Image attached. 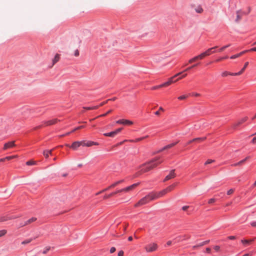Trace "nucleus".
Masks as SVG:
<instances>
[{
    "instance_id": "nucleus-49",
    "label": "nucleus",
    "mask_w": 256,
    "mask_h": 256,
    "mask_svg": "<svg viewBox=\"0 0 256 256\" xmlns=\"http://www.w3.org/2000/svg\"><path fill=\"white\" fill-rule=\"evenodd\" d=\"M116 251V248L114 247H112L110 249V252L111 254L114 253Z\"/></svg>"
},
{
    "instance_id": "nucleus-8",
    "label": "nucleus",
    "mask_w": 256,
    "mask_h": 256,
    "mask_svg": "<svg viewBox=\"0 0 256 256\" xmlns=\"http://www.w3.org/2000/svg\"><path fill=\"white\" fill-rule=\"evenodd\" d=\"M122 130V128H119L115 130L114 131L108 132V133H105L104 134V136H110V137H114L116 134L120 133L121 130Z\"/></svg>"
},
{
    "instance_id": "nucleus-43",
    "label": "nucleus",
    "mask_w": 256,
    "mask_h": 256,
    "mask_svg": "<svg viewBox=\"0 0 256 256\" xmlns=\"http://www.w3.org/2000/svg\"><path fill=\"white\" fill-rule=\"evenodd\" d=\"M74 56H78L80 54H79V51L78 50H76L74 51Z\"/></svg>"
},
{
    "instance_id": "nucleus-54",
    "label": "nucleus",
    "mask_w": 256,
    "mask_h": 256,
    "mask_svg": "<svg viewBox=\"0 0 256 256\" xmlns=\"http://www.w3.org/2000/svg\"><path fill=\"white\" fill-rule=\"evenodd\" d=\"M214 249L216 250V251H218L220 249V247L218 246H216L214 247Z\"/></svg>"
},
{
    "instance_id": "nucleus-19",
    "label": "nucleus",
    "mask_w": 256,
    "mask_h": 256,
    "mask_svg": "<svg viewBox=\"0 0 256 256\" xmlns=\"http://www.w3.org/2000/svg\"><path fill=\"white\" fill-rule=\"evenodd\" d=\"M247 120H248V118L247 117L244 118L242 120H240L238 122L234 124L233 126L234 128H236V127L240 126V124H242L244 122H246Z\"/></svg>"
},
{
    "instance_id": "nucleus-52",
    "label": "nucleus",
    "mask_w": 256,
    "mask_h": 256,
    "mask_svg": "<svg viewBox=\"0 0 256 256\" xmlns=\"http://www.w3.org/2000/svg\"><path fill=\"white\" fill-rule=\"evenodd\" d=\"M188 208L189 206H185L182 207V210H186Z\"/></svg>"
},
{
    "instance_id": "nucleus-29",
    "label": "nucleus",
    "mask_w": 256,
    "mask_h": 256,
    "mask_svg": "<svg viewBox=\"0 0 256 256\" xmlns=\"http://www.w3.org/2000/svg\"><path fill=\"white\" fill-rule=\"evenodd\" d=\"M119 192H118V190H117V191H116V192H114L111 193V194H110L104 196V199L108 198H110V197H111V196H114V194H118V193H119Z\"/></svg>"
},
{
    "instance_id": "nucleus-44",
    "label": "nucleus",
    "mask_w": 256,
    "mask_h": 256,
    "mask_svg": "<svg viewBox=\"0 0 256 256\" xmlns=\"http://www.w3.org/2000/svg\"><path fill=\"white\" fill-rule=\"evenodd\" d=\"M234 192V189H230V190H228L227 192V194L228 195H230V194H232Z\"/></svg>"
},
{
    "instance_id": "nucleus-64",
    "label": "nucleus",
    "mask_w": 256,
    "mask_h": 256,
    "mask_svg": "<svg viewBox=\"0 0 256 256\" xmlns=\"http://www.w3.org/2000/svg\"><path fill=\"white\" fill-rule=\"evenodd\" d=\"M210 251H211V250H210V248H206V252H207L210 253Z\"/></svg>"
},
{
    "instance_id": "nucleus-55",
    "label": "nucleus",
    "mask_w": 256,
    "mask_h": 256,
    "mask_svg": "<svg viewBox=\"0 0 256 256\" xmlns=\"http://www.w3.org/2000/svg\"><path fill=\"white\" fill-rule=\"evenodd\" d=\"M247 52H248V50H244V51H242V52H240L238 54H240V56H241L242 55L245 54Z\"/></svg>"
},
{
    "instance_id": "nucleus-36",
    "label": "nucleus",
    "mask_w": 256,
    "mask_h": 256,
    "mask_svg": "<svg viewBox=\"0 0 256 256\" xmlns=\"http://www.w3.org/2000/svg\"><path fill=\"white\" fill-rule=\"evenodd\" d=\"M74 41L77 43V44L78 45H80V43H81V40H80V38H76L74 40Z\"/></svg>"
},
{
    "instance_id": "nucleus-24",
    "label": "nucleus",
    "mask_w": 256,
    "mask_h": 256,
    "mask_svg": "<svg viewBox=\"0 0 256 256\" xmlns=\"http://www.w3.org/2000/svg\"><path fill=\"white\" fill-rule=\"evenodd\" d=\"M246 158H244L237 163L232 164V166H240L242 165L243 164H244L246 162Z\"/></svg>"
},
{
    "instance_id": "nucleus-2",
    "label": "nucleus",
    "mask_w": 256,
    "mask_h": 256,
    "mask_svg": "<svg viewBox=\"0 0 256 256\" xmlns=\"http://www.w3.org/2000/svg\"><path fill=\"white\" fill-rule=\"evenodd\" d=\"M217 48H218V46H216L214 47L208 49L206 52L190 59L188 60V63L192 64L198 60H202V59L204 58L205 56H210L212 52V50L214 49H216Z\"/></svg>"
},
{
    "instance_id": "nucleus-50",
    "label": "nucleus",
    "mask_w": 256,
    "mask_h": 256,
    "mask_svg": "<svg viewBox=\"0 0 256 256\" xmlns=\"http://www.w3.org/2000/svg\"><path fill=\"white\" fill-rule=\"evenodd\" d=\"M118 256H124V252L120 250L118 253Z\"/></svg>"
},
{
    "instance_id": "nucleus-28",
    "label": "nucleus",
    "mask_w": 256,
    "mask_h": 256,
    "mask_svg": "<svg viewBox=\"0 0 256 256\" xmlns=\"http://www.w3.org/2000/svg\"><path fill=\"white\" fill-rule=\"evenodd\" d=\"M148 137V136H144V137H142V138H136L135 140H130V141L132 142H140V141L142 140H143L144 138H147Z\"/></svg>"
},
{
    "instance_id": "nucleus-22",
    "label": "nucleus",
    "mask_w": 256,
    "mask_h": 256,
    "mask_svg": "<svg viewBox=\"0 0 256 256\" xmlns=\"http://www.w3.org/2000/svg\"><path fill=\"white\" fill-rule=\"evenodd\" d=\"M176 184H177V183H174V184H172L168 186V187H167L166 188L167 192H170L172 190Z\"/></svg>"
},
{
    "instance_id": "nucleus-17",
    "label": "nucleus",
    "mask_w": 256,
    "mask_h": 256,
    "mask_svg": "<svg viewBox=\"0 0 256 256\" xmlns=\"http://www.w3.org/2000/svg\"><path fill=\"white\" fill-rule=\"evenodd\" d=\"M58 121H60V120H58V119L57 118H54V119H52V120H49L48 121H46L45 124L46 126H50V125H52V124H55Z\"/></svg>"
},
{
    "instance_id": "nucleus-33",
    "label": "nucleus",
    "mask_w": 256,
    "mask_h": 256,
    "mask_svg": "<svg viewBox=\"0 0 256 256\" xmlns=\"http://www.w3.org/2000/svg\"><path fill=\"white\" fill-rule=\"evenodd\" d=\"M195 10L196 12L200 14L203 12V9L201 6H198L195 9Z\"/></svg>"
},
{
    "instance_id": "nucleus-15",
    "label": "nucleus",
    "mask_w": 256,
    "mask_h": 256,
    "mask_svg": "<svg viewBox=\"0 0 256 256\" xmlns=\"http://www.w3.org/2000/svg\"><path fill=\"white\" fill-rule=\"evenodd\" d=\"M54 149H52L50 150H44L43 152V154L44 156V157L46 158H48L49 156V155L52 154V152L53 151Z\"/></svg>"
},
{
    "instance_id": "nucleus-9",
    "label": "nucleus",
    "mask_w": 256,
    "mask_h": 256,
    "mask_svg": "<svg viewBox=\"0 0 256 256\" xmlns=\"http://www.w3.org/2000/svg\"><path fill=\"white\" fill-rule=\"evenodd\" d=\"M174 172H175V170H172L170 172V174L166 176V178H164V182H166V181H167V180H170L174 178L176 176V174H175Z\"/></svg>"
},
{
    "instance_id": "nucleus-53",
    "label": "nucleus",
    "mask_w": 256,
    "mask_h": 256,
    "mask_svg": "<svg viewBox=\"0 0 256 256\" xmlns=\"http://www.w3.org/2000/svg\"><path fill=\"white\" fill-rule=\"evenodd\" d=\"M212 162H213V160H208L206 162L205 164H210V163H212Z\"/></svg>"
},
{
    "instance_id": "nucleus-42",
    "label": "nucleus",
    "mask_w": 256,
    "mask_h": 256,
    "mask_svg": "<svg viewBox=\"0 0 256 256\" xmlns=\"http://www.w3.org/2000/svg\"><path fill=\"white\" fill-rule=\"evenodd\" d=\"M112 110H109L108 112H106V114H102L100 116H98V117H102V116H106L107 114H108L112 112Z\"/></svg>"
},
{
    "instance_id": "nucleus-1",
    "label": "nucleus",
    "mask_w": 256,
    "mask_h": 256,
    "mask_svg": "<svg viewBox=\"0 0 256 256\" xmlns=\"http://www.w3.org/2000/svg\"><path fill=\"white\" fill-rule=\"evenodd\" d=\"M162 162L163 160H162L160 157L154 158L148 162H147L140 166L139 168L140 170L138 172V174H140L142 173L148 172L156 167L158 165L162 164Z\"/></svg>"
},
{
    "instance_id": "nucleus-10",
    "label": "nucleus",
    "mask_w": 256,
    "mask_h": 256,
    "mask_svg": "<svg viewBox=\"0 0 256 256\" xmlns=\"http://www.w3.org/2000/svg\"><path fill=\"white\" fill-rule=\"evenodd\" d=\"M82 146H86L88 147L92 146L94 145L98 146L99 144L98 142L87 140H82Z\"/></svg>"
},
{
    "instance_id": "nucleus-51",
    "label": "nucleus",
    "mask_w": 256,
    "mask_h": 256,
    "mask_svg": "<svg viewBox=\"0 0 256 256\" xmlns=\"http://www.w3.org/2000/svg\"><path fill=\"white\" fill-rule=\"evenodd\" d=\"M250 224L253 227H256V222H252L250 223Z\"/></svg>"
},
{
    "instance_id": "nucleus-23",
    "label": "nucleus",
    "mask_w": 256,
    "mask_h": 256,
    "mask_svg": "<svg viewBox=\"0 0 256 256\" xmlns=\"http://www.w3.org/2000/svg\"><path fill=\"white\" fill-rule=\"evenodd\" d=\"M248 62H246L245 64H244V66L243 67V68L240 70V71L239 72H236V74H237V76H240V75L241 74H242L243 73V72L244 71L245 69L248 66Z\"/></svg>"
},
{
    "instance_id": "nucleus-12",
    "label": "nucleus",
    "mask_w": 256,
    "mask_h": 256,
    "mask_svg": "<svg viewBox=\"0 0 256 256\" xmlns=\"http://www.w3.org/2000/svg\"><path fill=\"white\" fill-rule=\"evenodd\" d=\"M80 146H82V141H76L72 144V146H70V148L74 150H76Z\"/></svg>"
},
{
    "instance_id": "nucleus-38",
    "label": "nucleus",
    "mask_w": 256,
    "mask_h": 256,
    "mask_svg": "<svg viewBox=\"0 0 256 256\" xmlns=\"http://www.w3.org/2000/svg\"><path fill=\"white\" fill-rule=\"evenodd\" d=\"M84 128V126H78V127H76V128H74L72 131V132H75L76 130H80L81 128Z\"/></svg>"
},
{
    "instance_id": "nucleus-35",
    "label": "nucleus",
    "mask_w": 256,
    "mask_h": 256,
    "mask_svg": "<svg viewBox=\"0 0 256 256\" xmlns=\"http://www.w3.org/2000/svg\"><path fill=\"white\" fill-rule=\"evenodd\" d=\"M7 231L5 230H0V237L5 235L6 234Z\"/></svg>"
},
{
    "instance_id": "nucleus-5",
    "label": "nucleus",
    "mask_w": 256,
    "mask_h": 256,
    "mask_svg": "<svg viewBox=\"0 0 256 256\" xmlns=\"http://www.w3.org/2000/svg\"><path fill=\"white\" fill-rule=\"evenodd\" d=\"M166 193H168L167 191L166 190V188L159 192H152L154 200L158 199L160 197L163 196L164 195H165Z\"/></svg>"
},
{
    "instance_id": "nucleus-26",
    "label": "nucleus",
    "mask_w": 256,
    "mask_h": 256,
    "mask_svg": "<svg viewBox=\"0 0 256 256\" xmlns=\"http://www.w3.org/2000/svg\"><path fill=\"white\" fill-rule=\"evenodd\" d=\"M253 241H254V240H241L242 242L245 246L250 244Z\"/></svg>"
},
{
    "instance_id": "nucleus-63",
    "label": "nucleus",
    "mask_w": 256,
    "mask_h": 256,
    "mask_svg": "<svg viewBox=\"0 0 256 256\" xmlns=\"http://www.w3.org/2000/svg\"><path fill=\"white\" fill-rule=\"evenodd\" d=\"M248 51H254L256 52V47L252 48L250 49V50H248Z\"/></svg>"
},
{
    "instance_id": "nucleus-21",
    "label": "nucleus",
    "mask_w": 256,
    "mask_h": 256,
    "mask_svg": "<svg viewBox=\"0 0 256 256\" xmlns=\"http://www.w3.org/2000/svg\"><path fill=\"white\" fill-rule=\"evenodd\" d=\"M209 242H210V240H208L203 242H202V243H200V244H197L196 246H192V248L193 249H196V248H198L200 246H203L204 245H206V244H208Z\"/></svg>"
},
{
    "instance_id": "nucleus-30",
    "label": "nucleus",
    "mask_w": 256,
    "mask_h": 256,
    "mask_svg": "<svg viewBox=\"0 0 256 256\" xmlns=\"http://www.w3.org/2000/svg\"><path fill=\"white\" fill-rule=\"evenodd\" d=\"M206 137L195 138H194L193 140H192V141L200 142L202 141H204V140H206Z\"/></svg>"
},
{
    "instance_id": "nucleus-20",
    "label": "nucleus",
    "mask_w": 256,
    "mask_h": 256,
    "mask_svg": "<svg viewBox=\"0 0 256 256\" xmlns=\"http://www.w3.org/2000/svg\"><path fill=\"white\" fill-rule=\"evenodd\" d=\"M237 76V74H236V73H232V72H228L227 71H224V72L222 74V77H225V76Z\"/></svg>"
},
{
    "instance_id": "nucleus-61",
    "label": "nucleus",
    "mask_w": 256,
    "mask_h": 256,
    "mask_svg": "<svg viewBox=\"0 0 256 256\" xmlns=\"http://www.w3.org/2000/svg\"><path fill=\"white\" fill-rule=\"evenodd\" d=\"M252 143H256V137H254V138H252Z\"/></svg>"
},
{
    "instance_id": "nucleus-27",
    "label": "nucleus",
    "mask_w": 256,
    "mask_h": 256,
    "mask_svg": "<svg viewBox=\"0 0 256 256\" xmlns=\"http://www.w3.org/2000/svg\"><path fill=\"white\" fill-rule=\"evenodd\" d=\"M60 54H56L54 58L52 60V62H53V64H56V62H58L59 60H60Z\"/></svg>"
},
{
    "instance_id": "nucleus-56",
    "label": "nucleus",
    "mask_w": 256,
    "mask_h": 256,
    "mask_svg": "<svg viewBox=\"0 0 256 256\" xmlns=\"http://www.w3.org/2000/svg\"><path fill=\"white\" fill-rule=\"evenodd\" d=\"M226 48V46H222V48H221L220 49L219 51H220V52H222V51H224Z\"/></svg>"
},
{
    "instance_id": "nucleus-41",
    "label": "nucleus",
    "mask_w": 256,
    "mask_h": 256,
    "mask_svg": "<svg viewBox=\"0 0 256 256\" xmlns=\"http://www.w3.org/2000/svg\"><path fill=\"white\" fill-rule=\"evenodd\" d=\"M162 86H161V84H160V85H158V86H153L152 88V90H155L158 89V88H162Z\"/></svg>"
},
{
    "instance_id": "nucleus-4",
    "label": "nucleus",
    "mask_w": 256,
    "mask_h": 256,
    "mask_svg": "<svg viewBox=\"0 0 256 256\" xmlns=\"http://www.w3.org/2000/svg\"><path fill=\"white\" fill-rule=\"evenodd\" d=\"M158 246L156 243H150L144 247L146 251L148 252H151L156 250Z\"/></svg>"
},
{
    "instance_id": "nucleus-13",
    "label": "nucleus",
    "mask_w": 256,
    "mask_h": 256,
    "mask_svg": "<svg viewBox=\"0 0 256 256\" xmlns=\"http://www.w3.org/2000/svg\"><path fill=\"white\" fill-rule=\"evenodd\" d=\"M116 123L118 124H128V125L133 124V122L132 121H130V120H124V119L117 120L116 122Z\"/></svg>"
},
{
    "instance_id": "nucleus-62",
    "label": "nucleus",
    "mask_w": 256,
    "mask_h": 256,
    "mask_svg": "<svg viewBox=\"0 0 256 256\" xmlns=\"http://www.w3.org/2000/svg\"><path fill=\"white\" fill-rule=\"evenodd\" d=\"M228 238L230 240H234L236 238V237L234 236H230Z\"/></svg>"
},
{
    "instance_id": "nucleus-46",
    "label": "nucleus",
    "mask_w": 256,
    "mask_h": 256,
    "mask_svg": "<svg viewBox=\"0 0 256 256\" xmlns=\"http://www.w3.org/2000/svg\"><path fill=\"white\" fill-rule=\"evenodd\" d=\"M186 96L185 95L180 96L178 98V99L180 100H182L186 98Z\"/></svg>"
},
{
    "instance_id": "nucleus-31",
    "label": "nucleus",
    "mask_w": 256,
    "mask_h": 256,
    "mask_svg": "<svg viewBox=\"0 0 256 256\" xmlns=\"http://www.w3.org/2000/svg\"><path fill=\"white\" fill-rule=\"evenodd\" d=\"M122 182H123V180L118 181L117 182H116L112 184L111 186H109V188H113L115 187L118 184Z\"/></svg>"
},
{
    "instance_id": "nucleus-11",
    "label": "nucleus",
    "mask_w": 256,
    "mask_h": 256,
    "mask_svg": "<svg viewBox=\"0 0 256 256\" xmlns=\"http://www.w3.org/2000/svg\"><path fill=\"white\" fill-rule=\"evenodd\" d=\"M244 12H242L241 10H238L236 12V18L235 20V22H238L242 19V16L244 15Z\"/></svg>"
},
{
    "instance_id": "nucleus-45",
    "label": "nucleus",
    "mask_w": 256,
    "mask_h": 256,
    "mask_svg": "<svg viewBox=\"0 0 256 256\" xmlns=\"http://www.w3.org/2000/svg\"><path fill=\"white\" fill-rule=\"evenodd\" d=\"M216 202V200L214 198H210L209 200H208V204H212L214 202Z\"/></svg>"
},
{
    "instance_id": "nucleus-32",
    "label": "nucleus",
    "mask_w": 256,
    "mask_h": 256,
    "mask_svg": "<svg viewBox=\"0 0 256 256\" xmlns=\"http://www.w3.org/2000/svg\"><path fill=\"white\" fill-rule=\"evenodd\" d=\"M36 164V161H34V160H30V161H28L26 162V165L28 166H32V165H35Z\"/></svg>"
},
{
    "instance_id": "nucleus-40",
    "label": "nucleus",
    "mask_w": 256,
    "mask_h": 256,
    "mask_svg": "<svg viewBox=\"0 0 256 256\" xmlns=\"http://www.w3.org/2000/svg\"><path fill=\"white\" fill-rule=\"evenodd\" d=\"M240 56V54H234V55H233L232 56H230V58L231 59H234V58H238V57Z\"/></svg>"
},
{
    "instance_id": "nucleus-58",
    "label": "nucleus",
    "mask_w": 256,
    "mask_h": 256,
    "mask_svg": "<svg viewBox=\"0 0 256 256\" xmlns=\"http://www.w3.org/2000/svg\"><path fill=\"white\" fill-rule=\"evenodd\" d=\"M13 158H14V156H9L6 157V160H10Z\"/></svg>"
},
{
    "instance_id": "nucleus-47",
    "label": "nucleus",
    "mask_w": 256,
    "mask_h": 256,
    "mask_svg": "<svg viewBox=\"0 0 256 256\" xmlns=\"http://www.w3.org/2000/svg\"><path fill=\"white\" fill-rule=\"evenodd\" d=\"M50 247H48V248H45V250H44L43 252V254H46L50 250Z\"/></svg>"
},
{
    "instance_id": "nucleus-37",
    "label": "nucleus",
    "mask_w": 256,
    "mask_h": 256,
    "mask_svg": "<svg viewBox=\"0 0 256 256\" xmlns=\"http://www.w3.org/2000/svg\"><path fill=\"white\" fill-rule=\"evenodd\" d=\"M162 111V112H164V109L162 108V107H160L159 108V110L158 111H156L155 112V114L157 115V116H158L160 115V111Z\"/></svg>"
},
{
    "instance_id": "nucleus-60",
    "label": "nucleus",
    "mask_w": 256,
    "mask_h": 256,
    "mask_svg": "<svg viewBox=\"0 0 256 256\" xmlns=\"http://www.w3.org/2000/svg\"><path fill=\"white\" fill-rule=\"evenodd\" d=\"M100 106H92V110H96V109H98V108Z\"/></svg>"
},
{
    "instance_id": "nucleus-25",
    "label": "nucleus",
    "mask_w": 256,
    "mask_h": 256,
    "mask_svg": "<svg viewBox=\"0 0 256 256\" xmlns=\"http://www.w3.org/2000/svg\"><path fill=\"white\" fill-rule=\"evenodd\" d=\"M178 142H174V143L166 145V146H165L163 148V150H167V149L170 148H172L175 145H176L178 143Z\"/></svg>"
},
{
    "instance_id": "nucleus-14",
    "label": "nucleus",
    "mask_w": 256,
    "mask_h": 256,
    "mask_svg": "<svg viewBox=\"0 0 256 256\" xmlns=\"http://www.w3.org/2000/svg\"><path fill=\"white\" fill-rule=\"evenodd\" d=\"M16 146L14 141L6 143L4 146V150H6L8 148H12Z\"/></svg>"
},
{
    "instance_id": "nucleus-6",
    "label": "nucleus",
    "mask_w": 256,
    "mask_h": 256,
    "mask_svg": "<svg viewBox=\"0 0 256 256\" xmlns=\"http://www.w3.org/2000/svg\"><path fill=\"white\" fill-rule=\"evenodd\" d=\"M139 184V183H136L134 184L129 186H128L124 188H122L120 190H118V192H128L131 190H132L135 188H136L138 185Z\"/></svg>"
},
{
    "instance_id": "nucleus-48",
    "label": "nucleus",
    "mask_w": 256,
    "mask_h": 256,
    "mask_svg": "<svg viewBox=\"0 0 256 256\" xmlns=\"http://www.w3.org/2000/svg\"><path fill=\"white\" fill-rule=\"evenodd\" d=\"M228 58V56H224V57H222V58H220L218 59L217 60H216V62H219V61H220L224 59H226Z\"/></svg>"
},
{
    "instance_id": "nucleus-3",
    "label": "nucleus",
    "mask_w": 256,
    "mask_h": 256,
    "mask_svg": "<svg viewBox=\"0 0 256 256\" xmlns=\"http://www.w3.org/2000/svg\"><path fill=\"white\" fill-rule=\"evenodd\" d=\"M154 200L152 192L150 193L146 196L140 199L136 204H135L134 207H139L142 205L148 204L150 200Z\"/></svg>"
},
{
    "instance_id": "nucleus-16",
    "label": "nucleus",
    "mask_w": 256,
    "mask_h": 256,
    "mask_svg": "<svg viewBox=\"0 0 256 256\" xmlns=\"http://www.w3.org/2000/svg\"><path fill=\"white\" fill-rule=\"evenodd\" d=\"M18 218V216H2V217H0V222H4V221H6V220H12V219H14V218Z\"/></svg>"
},
{
    "instance_id": "nucleus-57",
    "label": "nucleus",
    "mask_w": 256,
    "mask_h": 256,
    "mask_svg": "<svg viewBox=\"0 0 256 256\" xmlns=\"http://www.w3.org/2000/svg\"><path fill=\"white\" fill-rule=\"evenodd\" d=\"M187 74H183L182 75V76L181 77H180L179 78H178L177 80H179L180 79H182V78H184L186 76Z\"/></svg>"
},
{
    "instance_id": "nucleus-34",
    "label": "nucleus",
    "mask_w": 256,
    "mask_h": 256,
    "mask_svg": "<svg viewBox=\"0 0 256 256\" xmlns=\"http://www.w3.org/2000/svg\"><path fill=\"white\" fill-rule=\"evenodd\" d=\"M32 239H29V240H24L23 242H22V244H28L30 242H32Z\"/></svg>"
},
{
    "instance_id": "nucleus-18",
    "label": "nucleus",
    "mask_w": 256,
    "mask_h": 256,
    "mask_svg": "<svg viewBox=\"0 0 256 256\" xmlns=\"http://www.w3.org/2000/svg\"><path fill=\"white\" fill-rule=\"evenodd\" d=\"M36 220V218H31L28 220L24 222V223L22 224L21 225V226H26V225H28V224H29L34 222H35Z\"/></svg>"
},
{
    "instance_id": "nucleus-7",
    "label": "nucleus",
    "mask_w": 256,
    "mask_h": 256,
    "mask_svg": "<svg viewBox=\"0 0 256 256\" xmlns=\"http://www.w3.org/2000/svg\"><path fill=\"white\" fill-rule=\"evenodd\" d=\"M182 74V72H179V73L177 74H176V75H175V76H174L172 77V78L169 80H168V82H164V84H161V86H162V87H164V86H168L170 85V84H172V82H176L178 81V80H174V78L175 77H176V76H179V75L181 74Z\"/></svg>"
},
{
    "instance_id": "nucleus-39",
    "label": "nucleus",
    "mask_w": 256,
    "mask_h": 256,
    "mask_svg": "<svg viewBox=\"0 0 256 256\" xmlns=\"http://www.w3.org/2000/svg\"><path fill=\"white\" fill-rule=\"evenodd\" d=\"M197 66V64H194L192 65V66H190V67H188V68H186L184 72H186V71H188L189 70H190L191 68H194L195 66Z\"/></svg>"
},
{
    "instance_id": "nucleus-59",
    "label": "nucleus",
    "mask_w": 256,
    "mask_h": 256,
    "mask_svg": "<svg viewBox=\"0 0 256 256\" xmlns=\"http://www.w3.org/2000/svg\"><path fill=\"white\" fill-rule=\"evenodd\" d=\"M108 102V100H106V101H105V102H102V103L100 104V106H102L104 104H106V103Z\"/></svg>"
}]
</instances>
